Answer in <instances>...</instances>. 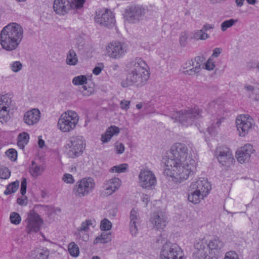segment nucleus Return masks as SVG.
<instances>
[{
	"instance_id": "obj_64",
	"label": "nucleus",
	"mask_w": 259,
	"mask_h": 259,
	"mask_svg": "<svg viewBox=\"0 0 259 259\" xmlns=\"http://www.w3.org/2000/svg\"><path fill=\"white\" fill-rule=\"evenodd\" d=\"M142 201L145 203V205H147L148 202L150 201V198L147 195H145L143 197Z\"/></svg>"
},
{
	"instance_id": "obj_57",
	"label": "nucleus",
	"mask_w": 259,
	"mask_h": 259,
	"mask_svg": "<svg viewBox=\"0 0 259 259\" xmlns=\"http://www.w3.org/2000/svg\"><path fill=\"white\" fill-rule=\"evenodd\" d=\"M130 101H122L120 102V107L122 109L127 110L130 108Z\"/></svg>"
},
{
	"instance_id": "obj_45",
	"label": "nucleus",
	"mask_w": 259,
	"mask_h": 259,
	"mask_svg": "<svg viewBox=\"0 0 259 259\" xmlns=\"http://www.w3.org/2000/svg\"><path fill=\"white\" fill-rule=\"evenodd\" d=\"M10 67L13 72H17L22 69V64L20 61H14L10 65Z\"/></svg>"
},
{
	"instance_id": "obj_26",
	"label": "nucleus",
	"mask_w": 259,
	"mask_h": 259,
	"mask_svg": "<svg viewBox=\"0 0 259 259\" xmlns=\"http://www.w3.org/2000/svg\"><path fill=\"white\" fill-rule=\"evenodd\" d=\"M194 62H196L197 66L196 67H192L189 70H185L183 73L185 75H193L199 73L201 70V66L205 60L203 56H196L194 59Z\"/></svg>"
},
{
	"instance_id": "obj_21",
	"label": "nucleus",
	"mask_w": 259,
	"mask_h": 259,
	"mask_svg": "<svg viewBox=\"0 0 259 259\" xmlns=\"http://www.w3.org/2000/svg\"><path fill=\"white\" fill-rule=\"evenodd\" d=\"M207 245L209 253L213 257H217L224 247V243L218 237H215L209 241Z\"/></svg>"
},
{
	"instance_id": "obj_20",
	"label": "nucleus",
	"mask_w": 259,
	"mask_h": 259,
	"mask_svg": "<svg viewBox=\"0 0 259 259\" xmlns=\"http://www.w3.org/2000/svg\"><path fill=\"white\" fill-rule=\"evenodd\" d=\"M150 221L153 225V228L157 230L163 229L168 223L166 216L161 212H154Z\"/></svg>"
},
{
	"instance_id": "obj_9",
	"label": "nucleus",
	"mask_w": 259,
	"mask_h": 259,
	"mask_svg": "<svg viewBox=\"0 0 259 259\" xmlns=\"http://www.w3.org/2000/svg\"><path fill=\"white\" fill-rule=\"evenodd\" d=\"M78 121L76 113L68 111L61 115L58 122V126L62 132H67L74 129Z\"/></svg>"
},
{
	"instance_id": "obj_52",
	"label": "nucleus",
	"mask_w": 259,
	"mask_h": 259,
	"mask_svg": "<svg viewBox=\"0 0 259 259\" xmlns=\"http://www.w3.org/2000/svg\"><path fill=\"white\" fill-rule=\"evenodd\" d=\"M115 150L116 151V153L117 154H122L124 151V149H125L124 146L122 143H116L115 144Z\"/></svg>"
},
{
	"instance_id": "obj_62",
	"label": "nucleus",
	"mask_w": 259,
	"mask_h": 259,
	"mask_svg": "<svg viewBox=\"0 0 259 259\" xmlns=\"http://www.w3.org/2000/svg\"><path fill=\"white\" fill-rule=\"evenodd\" d=\"M17 202L19 205H26L27 202H26V198L23 199V198H18L17 200Z\"/></svg>"
},
{
	"instance_id": "obj_41",
	"label": "nucleus",
	"mask_w": 259,
	"mask_h": 259,
	"mask_svg": "<svg viewBox=\"0 0 259 259\" xmlns=\"http://www.w3.org/2000/svg\"><path fill=\"white\" fill-rule=\"evenodd\" d=\"M100 229L102 231H109L112 228V223L107 219H104L100 223Z\"/></svg>"
},
{
	"instance_id": "obj_58",
	"label": "nucleus",
	"mask_w": 259,
	"mask_h": 259,
	"mask_svg": "<svg viewBox=\"0 0 259 259\" xmlns=\"http://www.w3.org/2000/svg\"><path fill=\"white\" fill-rule=\"evenodd\" d=\"M81 88L83 89L81 92L84 96H90L93 92V90L91 88H90L89 90H88L87 87L85 85L82 86Z\"/></svg>"
},
{
	"instance_id": "obj_42",
	"label": "nucleus",
	"mask_w": 259,
	"mask_h": 259,
	"mask_svg": "<svg viewBox=\"0 0 259 259\" xmlns=\"http://www.w3.org/2000/svg\"><path fill=\"white\" fill-rule=\"evenodd\" d=\"M11 223L15 225H18L20 223L21 218L20 214L15 212H11L10 216Z\"/></svg>"
},
{
	"instance_id": "obj_59",
	"label": "nucleus",
	"mask_w": 259,
	"mask_h": 259,
	"mask_svg": "<svg viewBox=\"0 0 259 259\" xmlns=\"http://www.w3.org/2000/svg\"><path fill=\"white\" fill-rule=\"evenodd\" d=\"M79 238L84 241H87L89 239V235L87 233H83V232H79Z\"/></svg>"
},
{
	"instance_id": "obj_8",
	"label": "nucleus",
	"mask_w": 259,
	"mask_h": 259,
	"mask_svg": "<svg viewBox=\"0 0 259 259\" xmlns=\"http://www.w3.org/2000/svg\"><path fill=\"white\" fill-rule=\"evenodd\" d=\"M85 0H54L53 8L58 14L64 15L71 9L82 8Z\"/></svg>"
},
{
	"instance_id": "obj_56",
	"label": "nucleus",
	"mask_w": 259,
	"mask_h": 259,
	"mask_svg": "<svg viewBox=\"0 0 259 259\" xmlns=\"http://www.w3.org/2000/svg\"><path fill=\"white\" fill-rule=\"evenodd\" d=\"M104 68V65L102 63L99 64V66L95 67L93 70V73L95 75H99Z\"/></svg>"
},
{
	"instance_id": "obj_43",
	"label": "nucleus",
	"mask_w": 259,
	"mask_h": 259,
	"mask_svg": "<svg viewBox=\"0 0 259 259\" xmlns=\"http://www.w3.org/2000/svg\"><path fill=\"white\" fill-rule=\"evenodd\" d=\"M6 154L12 161L16 160L17 157V152L16 150L14 149H9L6 152Z\"/></svg>"
},
{
	"instance_id": "obj_3",
	"label": "nucleus",
	"mask_w": 259,
	"mask_h": 259,
	"mask_svg": "<svg viewBox=\"0 0 259 259\" xmlns=\"http://www.w3.org/2000/svg\"><path fill=\"white\" fill-rule=\"evenodd\" d=\"M23 37L22 26L18 23H12L5 26L1 31L0 43L3 49L12 51L18 48Z\"/></svg>"
},
{
	"instance_id": "obj_7",
	"label": "nucleus",
	"mask_w": 259,
	"mask_h": 259,
	"mask_svg": "<svg viewBox=\"0 0 259 259\" xmlns=\"http://www.w3.org/2000/svg\"><path fill=\"white\" fill-rule=\"evenodd\" d=\"M67 155L69 158H74L81 155L85 147V140L82 136L71 137L67 144Z\"/></svg>"
},
{
	"instance_id": "obj_40",
	"label": "nucleus",
	"mask_w": 259,
	"mask_h": 259,
	"mask_svg": "<svg viewBox=\"0 0 259 259\" xmlns=\"http://www.w3.org/2000/svg\"><path fill=\"white\" fill-rule=\"evenodd\" d=\"M72 83L75 85L83 86L87 83V78L85 75H82L75 76L72 79Z\"/></svg>"
},
{
	"instance_id": "obj_51",
	"label": "nucleus",
	"mask_w": 259,
	"mask_h": 259,
	"mask_svg": "<svg viewBox=\"0 0 259 259\" xmlns=\"http://www.w3.org/2000/svg\"><path fill=\"white\" fill-rule=\"evenodd\" d=\"M27 181L26 179L23 178L21 183L20 192L22 195H24L26 193Z\"/></svg>"
},
{
	"instance_id": "obj_10",
	"label": "nucleus",
	"mask_w": 259,
	"mask_h": 259,
	"mask_svg": "<svg viewBox=\"0 0 259 259\" xmlns=\"http://www.w3.org/2000/svg\"><path fill=\"white\" fill-rule=\"evenodd\" d=\"M183 252L177 244L166 243L160 251V259H184Z\"/></svg>"
},
{
	"instance_id": "obj_49",
	"label": "nucleus",
	"mask_w": 259,
	"mask_h": 259,
	"mask_svg": "<svg viewBox=\"0 0 259 259\" xmlns=\"http://www.w3.org/2000/svg\"><path fill=\"white\" fill-rule=\"evenodd\" d=\"M108 130L110 131V135H112V137L114 136H117L120 132L119 127L115 125H111L107 128Z\"/></svg>"
},
{
	"instance_id": "obj_25",
	"label": "nucleus",
	"mask_w": 259,
	"mask_h": 259,
	"mask_svg": "<svg viewBox=\"0 0 259 259\" xmlns=\"http://www.w3.org/2000/svg\"><path fill=\"white\" fill-rule=\"evenodd\" d=\"M121 185V181L118 178H114L105 182L103 188L107 195H110L117 191Z\"/></svg>"
},
{
	"instance_id": "obj_34",
	"label": "nucleus",
	"mask_w": 259,
	"mask_h": 259,
	"mask_svg": "<svg viewBox=\"0 0 259 259\" xmlns=\"http://www.w3.org/2000/svg\"><path fill=\"white\" fill-rule=\"evenodd\" d=\"M96 226V221L94 220H87L82 222L80 227L77 229L78 232H87L89 230L90 226L94 227Z\"/></svg>"
},
{
	"instance_id": "obj_36",
	"label": "nucleus",
	"mask_w": 259,
	"mask_h": 259,
	"mask_svg": "<svg viewBox=\"0 0 259 259\" xmlns=\"http://www.w3.org/2000/svg\"><path fill=\"white\" fill-rule=\"evenodd\" d=\"M19 182L18 181H16L11 183L7 186V188L4 192V194L8 195L16 192L19 188Z\"/></svg>"
},
{
	"instance_id": "obj_37",
	"label": "nucleus",
	"mask_w": 259,
	"mask_h": 259,
	"mask_svg": "<svg viewBox=\"0 0 259 259\" xmlns=\"http://www.w3.org/2000/svg\"><path fill=\"white\" fill-rule=\"evenodd\" d=\"M192 38L197 40H205L208 38V35L203 31V30H198L192 33Z\"/></svg>"
},
{
	"instance_id": "obj_28",
	"label": "nucleus",
	"mask_w": 259,
	"mask_h": 259,
	"mask_svg": "<svg viewBox=\"0 0 259 259\" xmlns=\"http://www.w3.org/2000/svg\"><path fill=\"white\" fill-rule=\"evenodd\" d=\"M50 251L47 248H39L34 250L31 255L32 259H48Z\"/></svg>"
},
{
	"instance_id": "obj_12",
	"label": "nucleus",
	"mask_w": 259,
	"mask_h": 259,
	"mask_svg": "<svg viewBox=\"0 0 259 259\" xmlns=\"http://www.w3.org/2000/svg\"><path fill=\"white\" fill-rule=\"evenodd\" d=\"M25 222L26 223V229L28 233L37 232L39 230L41 225L43 224V220L34 210H31L28 212Z\"/></svg>"
},
{
	"instance_id": "obj_30",
	"label": "nucleus",
	"mask_w": 259,
	"mask_h": 259,
	"mask_svg": "<svg viewBox=\"0 0 259 259\" xmlns=\"http://www.w3.org/2000/svg\"><path fill=\"white\" fill-rule=\"evenodd\" d=\"M111 240V235L110 233L103 232L101 235L97 236L94 240V245L98 243H107Z\"/></svg>"
},
{
	"instance_id": "obj_35",
	"label": "nucleus",
	"mask_w": 259,
	"mask_h": 259,
	"mask_svg": "<svg viewBox=\"0 0 259 259\" xmlns=\"http://www.w3.org/2000/svg\"><path fill=\"white\" fill-rule=\"evenodd\" d=\"M212 122L211 125L208 126L207 128V132L210 135H213L215 134V130L217 128L219 127L221 123V118H217L215 119L211 120Z\"/></svg>"
},
{
	"instance_id": "obj_47",
	"label": "nucleus",
	"mask_w": 259,
	"mask_h": 259,
	"mask_svg": "<svg viewBox=\"0 0 259 259\" xmlns=\"http://www.w3.org/2000/svg\"><path fill=\"white\" fill-rule=\"evenodd\" d=\"M110 131L106 130L104 134L101 135V141L103 143H106L109 142L112 137V135H110Z\"/></svg>"
},
{
	"instance_id": "obj_29",
	"label": "nucleus",
	"mask_w": 259,
	"mask_h": 259,
	"mask_svg": "<svg viewBox=\"0 0 259 259\" xmlns=\"http://www.w3.org/2000/svg\"><path fill=\"white\" fill-rule=\"evenodd\" d=\"M245 89L248 92V97L253 100H259V89L246 84L244 87Z\"/></svg>"
},
{
	"instance_id": "obj_33",
	"label": "nucleus",
	"mask_w": 259,
	"mask_h": 259,
	"mask_svg": "<svg viewBox=\"0 0 259 259\" xmlns=\"http://www.w3.org/2000/svg\"><path fill=\"white\" fill-rule=\"evenodd\" d=\"M78 62V59L75 52L73 50H70L67 54L66 63L67 65L74 66Z\"/></svg>"
},
{
	"instance_id": "obj_38",
	"label": "nucleus",
	"mask_w": 259,
	"mask_h": 259,
	"mask_svg": "<svg viewBox=\"0 0 259 259\" xmlns=\"http://www.w3.org/2000/svg\"><path fill=\"white\" fill-rule=\"evenodd\" d=\"M68 250L70 254L74 257H77L79 254V249L78 245L74 242L70 243L68 246Z\"/></svg>"
},
{
	"instance_id": "obj_18",
	"label": "nucleus",
	"mask_w": 259,
	"mask_h": 259,
	"mask_svg": "<svg viewBox=\"0 0 259 259\" xmlns=\"http://www.w3.org/2000/svg\"><path fill=\"white\" fill-rule=\"evenodd\" d=\"M195 247L196 250L193 254L194 259H212L213 257L208 250L207 243L203 240L197 242Z\"/></svg>"
},
{
	"instance_id": "obj_14",
	"label": "nucleus",
	"mask_w": 259,
	"mask_h": 259,
	"mask_svg": "<svg viewBox=\"0 0 259 259\" xmlns=\"http://www.w3.org/2000/svg\"><path fill=\"white\" fill-rule=\"evenodd\" d=\"M253 119L248 115H240L236 120V124L239 135L245 137L251 128Z\"/></svg>"
},
{
	"instance_id": "obj_44",
	"label": "nucleus",
	"mask_w": 259,
	"mask_h": 259,
	"mask_svg": "<svg viewBox=\"0 0 259 259\" xmlns=\"http://www.w3.org/2000/svg\"><path fill=\"white\" fill-rule=\"evenodd\" d=\"M11 171L7 167H3L0 169V178L7 179L10 177Z\"/></svg>"
},
{
	"instance_id": "obj_4",
	"label": "nucleus",
	"mask_w": 259,
	"mask_h": 259,
	"mask_svg": "<svg viewBox=\"0 0 259 259\" xmlns=\"http://www.w3.org/2000/svg\"><path fill=\"white\" fill-rule=\"evenodd\" d=\"M202 111L198 107L182 110L171 117L174 122L178 121L182 126H188L196 123L201 117Z\"/></svg>"
},
{
	"instance_id": "obj_46",
	"label": "nucleus",
	"mask_w": 259,
	"mask_h": 259,
	"mask_svg": "<svg viewBox=\"0 0 259 259\" xmlns=\"http://www.w3.org/2000/svg\"><path fill=\"white\" fill-rule=\"evenodd\" d=\"M234 20L233 19H230L224 21L221 24V29L222 31H226L228 28L231 27L234 24Z\"/></svg>"
},
{
	"instance_id": "obj_5",
	"label": "nucleus",
	"mask_w": 259,
	"mask_h": 259,
	"mask_svg": "<svg viewBox=\"0 0 259 259\" xmlns=\"http://www.w3.org/2000/svg\"><path fill=\"white\" fill-rule=\"evenodd\" d=\"M148 13L147 7L133 4L125 8L123 17L128 23L138 24L145 19Z\"/></svg>"
},
{
	"instance_id": "obj_6",
	"label": "nucleus",
	"mask_w": 259,
	"mask_h": 259,
	"mask_svg": "<svg viewBox=\"0 0 259 259\" xmlns=\"http://www.w3.org/2000/svg\"><path fill=\"white\" fill-rule=\"evenodd\" d=\"M95 186L93 178H84L76 183L73 189V193L78 197H84L92 192Z\"/></svg>"
},
{
	"instance_id": "obj_53",
	"label": "nucleus",
	"mask_w": 259,
	"mask_h": 259,
	"mask_svg": "<svg viewBox=\"0 0 259 259\" xmlns=\"http://www.w3.org/2000/svg\"><path fill=\"white\" fill-rule=\"evenodd\" d=\"M192 64H193V63L192 62V59L191 60H188L185 62L181 67L182 72L183 73V71L185 70L191 69Z\"/></svg>"
},
{
	"instance_id": "obj_13",
	"label": "nucleus",
	"mask_w": 259,
	"mask_h": 259,
	"mask_svg": "<svg viewBox=\"0 0 259 259\" xmlns=\"http://www.w3.org/2000/svg\"><path fill=\"white\" fill-rule=\"evenodd\" d=\"M139 180L140 185L145 189H152L156 184V179L154 173L147 168L141 169Z\"/></svg>"
},
{
	"instance_id": "obj_24",
	"label": "nucleus",
	"mask_w": 259,
	"mask_h": 259,
	"mask_svg": "<svg viewBox=\"0 0 259 259\" xmlns=\"http://www.w3.org/2000/svg\"><path fill=\"white\" fill-rule=\"evenodd\" d=\"M40 118L39 110L38 109L34 108L25 113L23 120L27 125H33L39 121Z\"/></svg>"
},
{
	"instance_id": "obj_60",
	"label": "nucleus",
	"mask_w": 259,
	"mask_h": 259,
	"mask_svg": "<svg viewBox=\"0 0 259 259\" xmlns=\"http://www.w3.org/2000/svg\"><path fill=\"white\" fill-rule=\"evenodd\" d=\"M209 106L210 108H212V110L211 111V113L213 112V109L214 112H217V109L219 108V104L216 103L215 102H212L209 103Z\"/></svg>"
},
{
	"instance_id": "obj_1",
	"label": "nucleus",
	"mask_w": 259,
	"mask_h": 259,
	"mask_svg": "<svg viewBox=\"0 0 259 259\" xmlns=\"http://www.w3.org/2000/svg\"><path fill=\"white\" fill-rule=\"evenodd\" d=\"M162 160L165 164L163 174L179 183L193 174L197 164L195 157H193L187 146L180 143L171 147L168 157Z\"/></svg>"
},
{
	"instance_id": "obj_15",
	"label": "nucleus",
	"mask_w": 259,
	"mask_h": 259,
	"mask_svg": "<svg viewBox=\"0 0 259 259\" xmlns=\"http://www.w3.org/2000/svg\"><path fill=\"white\" fill-rule=\"evenodd\" d=\"M95 21L100 25L108 28L113 27L115 23L113 13L108 9H105L101 14L97 15Z\"/></svg>"
},
{
	"instance_id": "obj_39",
	"label": "nucleus",
	"mask_w": 259,
	"mask_h": 259,
	"mask_svg": "<svg viewBox=\"0 0 259 259\" xmlns=\"http://www.w3.org/2000/svg\"><path fill=\"white\" fill-rule=\"evenodd\" d=\"M128 164L126 163H122L112 167L110 169L111 172L121 173L125 172L128 168Z\"/></svg>"
},
{
	"instance_id": "obj_54",
	"label": "nucleus",
	"mask_w": 259,
	"mask_h": 259,
	"mask_svg": "<svg viewBox=\"0 0 259 259\" xmlns=\"http://www.w3.org/2000/svg\"><path fill=\"white\" fill-rule=\"evenodd\" d=\"M187 39V34L185 32H182L180 37V43L182 46H185Z\"/></svg>"
},
{
	"instance_id": "obj_23",
	"label": "nucleus",
	"mask_w": 259,
	"mask_h": 259,
	"mask_svg": "<svg viewBox=\"0 0 259 259\" xmlns=\"http://www.w3.org/2000/svg\"><path fill=\"white\" fill-rule=\"evenodd\" d=\"M130 231L133 236H136L138 233L140 224V218L138 211L134 208L130 212Z\"/></svg>"
},
{
	"instance_id": "obj_2",
	"label": "nucleus",
	"mask_w": 259,
	"mask_h": 259,
	"mask_svg": "<svg viewBox=\"0 0 259 259\" xmlns=\"http://www.w3.org/2000/svg\"><path fill=\"white\" fill-rule=\"evenodd\" d=\"M125 66L126 77L121 83L122 87L133 85L141 87L147 83L150 74L149 67L142 58L136 57L130 60Z\"/></svg>"
},
{
	"instance_id": "obj_55",
	"label": "nucleus",
	"mask_w": 259,
	"mask_h": 259,
	"mask_svg": "<svg viewBox=\"0 0 259 259\" xmlns=\"http://www.w3.org/2000/svg\"><path fill=\"white\" fill-rule=\"evenodd\" d=\"M224 259H238V256L235 252L229 251L227 252Z\"/></svg>"
},
{
	"instance_id": "obj_19",
	"label": "nucleus",
	"mask_w": 259,
	"mask_h": 259,
	"mask_svg": "<svg viewBox=\"0 0 259 259\" xmlns=\"http://www.w3.org/2000/svg\"><path fill=\"white\" fill-rule=\"evenodd\" d=\"M190 188L202 193L203 196H207L211 189V186L207 179L199 178L197 181L192 182Z\"/></svg>"
},
{
	"instance_id": "obj_31",
	"label": "nucleus",
	"mask_w": 259,
	"mask_h": 259,
	"mask_svg": "<svg viewBox=\"0 0 259 259\" xmlns=\"http://www.w3.org/2000/svg\"><path fill=\"white\" fill-rule=\"evenodd\" d=\"M29 135L26 132H23L19 134L18 137L17 145L23 149L25 146L29 142Z\"/></svg>"
},
{
	"instance_id": "obj_48",
	"label": "nucleus",
	"mask_w": 259,
	"mask_h": 259,
	"mask_svg": "<svg viewBox=\"0 0 259 259\" xmlns=\"http://www.w3.org/2000/svg\"><path fill=\"white\" fill-rule=\"evenodd\" d=\"M215 67L214 61L212 57H210L205 64V69L207 70H212Z\"/></svg>"
},
{
	"instance_id": "obj_11",
	"label": "nucleus",
	"mask_w": 259,
	"mask_h": 259,
	"mask_svg": "<svg viewBox=\"0 0 259 259\" xmlns=\"http://www.w3.org/2000/svg\"><path fill=\"white\" fill-rule=\"evenodd\" d=\"M107 54L113 59H119L126 53L127 45L121 42L114 41L109 43L106 47Z\"/></svg>"
},
{
	"instance_id": "obj_50",
	"label": "nucleus",
	"mask_w": 259,
	"mask_h": 259,
	"mask_svg": "<svg viewBox=\"0 0 259 259\" xmlns=\"http://www.w3.org/2000/svg\"><path fill=\"white\" fill-rule=\"evenodd\" d=\"M62 179L64 182L68 184H72L74 182L73 176L69 174H64Z\"/></svg>"
},
{
	"instance_id": "obj_22",
	"label": "nucleus",
	"mask_w": 259,
	"mask_h": 259,
	"mask_svg": "<svg viewBox=\"0 0 259 259\" xmlns=\"http://www.w3.org/2000/svg\"><path fill=\"white\" fill-rule=\"evenodd\" d=\"M254 150L252 145L245 144L243 147L238 150L236 152L237 160L241 163H245L248 161L250 154L253 153Z\"/></svg>"
},
{
	"instance_id": "obj_63",
	"label": "nucleus",
	"mask_w": 259,
	"mask_h": 259,
	"mask_svg": "<svg viewBox=\"0 0 259 259\" xmlns=\"http://www.w3.org/2000/svg\"><path fill=\"white\" fill-rule=\"evenodd\" d=\"M213 28V25H210L208 24H205L202 27L201 30H203V31H206L210 29H212Z\"/></svg>"
},
{
	"instance_id": "obj_32",
	"label": "nucleus",
	"mask_w": 259,
	"mask_h": 259,
	"mask_svg": "<svg viewBox=\"0 0 259 259\" xmlns=\"http://www.w3.org/2000/svg\"><path fill=\"white\" fill-rule=\"evenodd\" d=\"M44 170L43 166L35 164L34 161L31 162V165L30 167L29 171L33 177L36 178L40 175Z\"/></svg>"
},
{
	"instance_id": "obj_27",
	"label": "nucleus",
	"mask_w": 259,
	"mask_h": 259,
	"mask_svg": "<svg viewBox=\"0 0 259 259\" xmlns=\"http://www.w3.org/2000/svg\"><path fill=\"white\" fill-rule=\"evenodd\" d=\"M188 192V200L194 204L199 203L201 199H203L204 197L206 196H203L202 193L197 192V190H193L190 187L189 188Z\"/></svg>"
},
{
	"instance_id": "obj_61",
	"label": "nucleus",
	"mask_w": 259,
	"mask_h": 259,
	"mask_svg": "<svg viewBox=\"0 0 259 259\" xmlns=\"http://www.w3.org/2000/svg\"><path fill=\"white\" fill-rule=\"evenodd\" d=\"M221 53V49L220 48H215L213 51V53H212V56L211 57H212V58L213 57H217L220 55Z\"/></svg>"
},
{
	"instance_id": "obj_16",
	"label": "nucleus",
	"mask_w": 259,
	"mask_h": 259,
	"mask_svg": "<svg viewBox=\"0 0 259 259\" xmlns=\"http://www.w3.org/2000/svg\"><path fill=\"white\" fill-rule=\"evenodd\" d=\"M12 98L10 95L0 94V121H6L9 118V112L12 105Z\"/></svg>"
},
{
	"instance_id": "obj_17",
	"label": "nucleus",
	"mask_w": 259,
	"mask_h": 259,
	"mask_svg": "<svg viewBox=\"0 0 259 259\" xmlns=\"http://www.w3.org/2000/svg\"><path fill=\"white\" fill-rule=\"evenodd\" d=\"M218 160L223 166L229 167L235 161L232 152L226 147H220L218 149Z\"/></svg>"
}]
</instances>
